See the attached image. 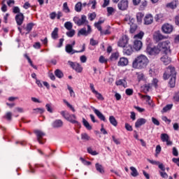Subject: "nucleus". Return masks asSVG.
Instances as JSON below:
<instances>
[{
    "mask_svg": "<svg viewBox=\"0 0 179 179\" xmlns=\"http://www.w3.org/2000/svg\"><path fill=\"white\" fill-rule=\"evenodd\" d=\"M128 41H129L128 36L123 35L117 41V45L121 48H125L126 45H128Z\"/></svg>",
    "mask_w": 179,
    "mask_h": 179,
    "instance_id": "9d476101",
    "label": "nucleus"
},
{
    "mask_svg": "<svg viewBox=\"0 0 179 179\" xmlns=\"http://www.w3.org/2000/svg\"><path fill=\"white\" fill-rule=\"evenodd\" d=\"M130 170L131 171V176H132V177H138V176H139V173H138V170H136V168L131 166Z\"/></svg>",
    "mask_w": 179,
    "mask_h": 179,
    "instance_id": "7c9ffc66",
    "label": "nucleus"
},
{
    "mask_svg": "<svg viewBox=\"0 0 179 179\" xmlns=\"http://www.w3.org/2000/svg\"><path fill=\"white\" fill-rule=\"evenodd\" d=\"M143 36H145V33L143 31H140L138 34H136L134 36V40H142L143 38Z\"/></svg>",
    "mask_w": 179,
    "mask_h": 179,
    "instance_id": "f704fd0d",
    "label": "nucleus"
},
{
    "mask_svg": "<svg viewBox=\"0 0 179 179\" xmlns=\"http://www.w3.org/2000/svg\"><path fill=\"white\" fill-rule=\"evenodd\" d=\"M107 12L109 16L110 15H113V13H114V8L113 7H108Z\"/></svg>",
    "mask_w": 179,
    "mask_h": 179,
    "instance_id": "13d9d810",
    "label": "nucleus"
},
{
    "mask_svg": "<svg viewBox=\"0 0 179 179\" xmlns=\"http://www.w3.org/2000/svg\"><path fill=\"white\" fill-rule=\"evenodd\" d=\"M69 64L70 66H71L72 69L78 73H81V72L83 71V67H82V65H80L79 63L69 62Z\"/></svg>",
    "mask_w": 179,
    "mask_h": 179,
    "instance_id": "9b49d317",
    "label": "nucleus"
},
{
    "mask_svg": "<svg viewBox=\"0 0 179 179\" xmlns=\"http://www.w3.org/2000/svg\"><path fill=\"white\" fill-rule=\"evenodd\" d=\"M92 110L94 114H96L98 118H99V120L103 121L104 122H107V120H106V117L104 116V115H103V113H101V112H100V110L96 109V108H92Z\"/></svg>",
    "mask_w": 179,
    "mask_h": 179,
    "instance_id": "412c9836",
    "label": "nucleus"
},
{
    "mask_svg": "<svg viewBox=\"0 0 179 179\" xmlns=\"http://www.w3.org/2000/svg\"><path fill=\"white\" fill-rule=\"evenodd\" d=\"M75 10L76 12H81L82 10V3L78 2L75 6Z\"/></svg>",
    "mask_w": 179,
    "mask_h": 179,
    "instance_id": "79ce46f5",
    "label": "nucleus"
},
{
    "mask_svg": "<svg viewBox=\"0 0 179 179\" xmlns=\"http://www.w3.org/2000/svg\"><path fill=\"white\" fill-rule=\"evenodd\" d=\"M128 59L125 57H121L117 63L118 66H127L128 65Z\"/></svg>",
    "mask_w": 179,
    "mask_h": 179,
    "instance_id": "a878e982",
    "label": "nucleus"
},
{
    "mask_svg": "<svg viewBox=\"0 0 179 179\" xmlns=\"http://www.w3.org/2000/svg\"><path fill=\"white\" fill-rule=\"evenodd\" d=\"M80 61L83 63L85 64L86 62V61H87V57H86L85 55H82L80 57Z\"/></svg>",
    "mask_w": 179,
    "mask_h": 179,
    "instance_id": "338daca9",
    "label": "nucleus"
},
{
    "mask_svg": "<svg viewBox=\"0 0 179 179\" xmlns=\"http://www.w3.org/2000/svg\"><path fill=\"white\" fill-rule=\"evenodd\" d=\"M33 27H34V24L33 22H30L29 24H27V27L25 28L26 30V34H29V33H30V31H31Z\"/></svg>",
    "mask_w": 179,
    "mask_h": 179,
    "instance_id": "c756f323",
    "label": "nucleus"
},
{
    "mask_svg": "<svg viewBox=\"0 0 179 179\" xmlns=\"http://www.w3.org/2000/svg\"><path fill=\"white\" fill-rule=\"evenodd\" d=\"M177 73L176 72V69L171 66H169L166 69V71L164 73V79L167 80L169 78H176Z\"/></svg>",
    "mask_w": 179,
    "mask_h": 179,
    "instance_id": "39448f33",
    "label": "nucleus"
},
{
    "mask_svg": "<svg viewBox=\"0 0 179 179\" xmlns=\"http://www.w3.org/2000/svg\"><path fill=\"white\" fill-rule=\"evenodd\" d=\"M170 44V41H165L158 43L159 52L162 51L164 54H171Z\"/></svg>",
    "mask_w": 179,
    "mask_h": 179,
    "instance_id": "7ed1b4c3",
    "label": "nucleus"
},
{
    "mask_svg": "<svg viewBox=\"0 0 179 179\" xmlns=\"http://www.w3.org/2000/svg\"><path fill=\"white\" fill-rule=\"evenodd\" d=\"M83 124L84 127H85V128H87L89 131L92 130V126L90 125L89 122H87V120H86V119L83 118Z\"/></svg>",
    "mask_w": 179,
    "mask_h": 179,
    "instance_id": "c9c22d12",
    "label": "nucleus"
},
{
    "mask_svg": "<svg viewBox=\"0 0 179 179\" xmlns=\"http://www.w3.org/2000/svg\"><path fill=\"white\" fill-rule=\"evenodd\" d=\"M120 57V53L118 52H114L110 56V59L112 61H115L117 59H118V57Z\"/></svg>",
    "mask_w": 179,
    "mask_h": 179,
    "instance_id": "c03bdc74",
    "label": "nucleus"
},
{
    "mask_svg": "<svg viewBox=\"0 0 179 179\" xmlns=\"http://www.w3.org/2000/svg\"><path fill=\"white\" fill-rule=\"evenodd\" d=\"M67 89L70 92L71 97H75V92H73V90L72 89V87L68 85Z\"/></svg>",
    "mask_w": 179,
    "mask_h": 179,
    "instance_id": "864d4df0",
    "label": "nucleus"
},
{
    "mask_svg": "<svg viewBox=\"0 0 179 179\" xmlns=\"http://www.w3.org/2000/svg\"><path fill=\"white\" fill-rule=\"evenodd\" d=\"M15 21L17 26H22L23 24V22H24V15L22 13L17 14L15 15Z\"/></svg>",
    "mask_w": 179,
    "mask_h": 179,
    "instance_id": "2eb2a0df",
    "label": "nucleus"
},
{
    "mask_svg": "<svg viewBox=\"0 0 179 179\" xmlns=\"http://www.w3.org/2000/svg\"><path fill=\"white\" fill-rule=\"evenodd\" d=\"M124 20L127 22L128 24L130 25L129 32L131 34H134V33L138 30V25L135 24V19L129 15H127Z\"/></svg>",
    "mask_w": 179,
    "mask_h": 179,
    "instance_id": "20e7f679",
    "label": "nucleus"
},
{
    "mask_svg": "<svg viewBox=\"0 0 179 179\" xmlns=\"http://www.w3.org/2000/svg\"><path fill=\"white\" fill-rule=\"evenodd\" d=\"M123 52L125 55H131V54L134 52V49H132L131 45H126L125 48H124Z\"/></svg>",
    "mask_w": 179,
    "mask_h": 179,
    "instance_id": "b1692460",
    "label": "nucleus"
},
{
    "mask_svg": "<svg viewBox=\"0 0 179 179\" xmlns=\"http://www.w3.org/2000/svg\"><path fill=\"white\" fill-rule=\"evenodd\" d=\"M161 140L162 141V142H166V145L168 146L173 145V142L170 141V136H169V134H162Z\"/></svg>",
    "mask_w": 179,
    "mask_h": 179,
    "instance_id": "6ab92c4d",
    "label": "nucleus"
},
{
    "mask_svg": "<svg viewBox=\"0 0 179 179\" xmlns=\"http://www.w3.org/2000/svg\"><path fill=\"white\" fill-rule=\"evenodd\" d=\"M61 115L71 124H75L77 128H80V123L76 120V115H71L66 111H62Z\"/></svg>",
    "mask_w": 179,
    "mask_h": 179,
    "instance_id": "f03ea898",
    "label": "nucleus"
},
{
    "mask_svg": "<svg viewBox=\"0 0 179 179\" xmlns=\"http://www.w3.org/2000/svg\"><path fill=\"white\" fill-rule=\"evenodd\" d=\"M111 29V27L108 26L107 29L105 31H103V29L101 28V30H99L100 31V35L101 36H107L108 34H111V31L110 29Z\"/></svg>",
    "mask_w": 179,
    "mask_h": 179,
    "instance_id": "bb28decb",
    "label": "nucleus"
},
{
    "mask_svg": "<svg viewBox=\"0 0 179 179\" xmlns=\"http://www.w3.org/2000/svg\"><path fill=\"white\" fill-rule=\"evenodd\" d=\"M63 101L67 106V107H69V108L73 111V113H75V108H73V106H72L69 102H68L66 99H64Z\"/></svg>",
    "mask_w": 179,
    "mask_h": 179,
    "instance_id": "49530a36",
    "label": "nucleus"
},
{
    "mask_svg": "<svg viewBox=\"0 0 179 179\" xmlns=\"http://www.w3.org/2000/svg\"><path fill=\"white\" fill-rule=\"evenodd\" d=\"M64 27L67 29V30H72V27H73V26L72 25V22H66L64 24Z\"/></svg>",
    "mask_w": 179,
    "mask_h": 179,
    "instance_id": "a18cd8bd",
    "label": "nucleus"
},
{
    "mask_svg": "<svg viewBox=\"0 0 179 179\" xmlns=\"http://www.w3.org/2000/svg\"><path fill=\"white\" fill-rule=\"evenodd\" d=\"M145 124H146V119L139 118L136 120L135 127L136 128H139L140 127H142V125H145Z\"/></svg>",
    "mask_w": 179,
    "mask_h": 179,
    "instance_id": "393cba45",
    "label": "nucleus"
},
{
    "mask_svg": "<svg viewBox=\"0 0 179 179\" xmlns=\"http://www.w3.org/2000/svg\"><path fill=\"white\" fill-rule=\"evenodd\" d=\"M171 108H173V104H168L163 108L162 113H167V111H170Z\"/></svg>",
    "mask_w": 179,
    "mask_h": 179,
    "instance_id": "4c0bfd02",
    "label": "nucleus"
},
{
    "mask_svg": "<svg viewBox=\"0 0 179 179\" xmlns=\"http://www.w3.org/2000/svg\"><path fill=\"white\" fill-rule=\"evenodd\" d=\"M145 15L142 13H138L136 14V20L138 24H141L142 23V20H143V17Z\"/></svg>",
    "mask_w": 179,
    "mask_h": 179,
    "instance_id": "c85d7f7f",
    "label": "nucleus"
},
{
    "mask_svg": "<svg viewBox=\"0 0 179 179\" xmlns=\"http://www.w3.org/2000/svg\"><path fill=\"white\" fill-rule=\"evenodd\" d=\"M144 24L149 25L153 23V15L152 14H147L144 17Z\"/></svg>",
    "mask_w": 179,
    "mask_h": 179,
    "instance_id": "aec40b11",
    "label": "nucleus"
},
{
    "mask_svg": "<svg viewBox=\"0 0 179 179\" xmlns=\"http://www.w3.org/2000/svg\"><path fill=\"white\" fill-rule=\"evenodd\" d=\"M152 122H153V124L155 125H157V127H159V125H160V122H159V120L157 119H156L155 117H152Z\"/></svg>",
    "mask_w": 179,
    "mask_h": 179,
    "instance_id": "bf43d9fd",
    "label": "nucleus"
},
{
    "mask_svg": "<svg viewBox=\"0 0 179 179\" xmlns=\"http://www.w3.org/2000/svg\"><path fill=\"white\" fill-rule=\"evenodd\" d=\"M63 10L65 12V13H69L71 12V10L69 9V7L68 6V3L65 2L63 4Z\"/></svg>",
    "mask_w": 179,
    "mask_h": 179,
    "instance_id": "a19ab883",
    "label": "nucleus"
},
{
    "mask_svg": "<svg viewBox=\"0 0 179 179\" xmlns=\"http://www.w3.org/2000/svg\"><path fill=\"white\" fill-rule=\"evenodd\" d=\"M34 134L36 135L38 143L41 145H44V143H45V139L44 138V136H45V133L41 130H35Z\"/></svg>",
    "mask_w": 179,
    "mask_h": 179,
    "instance_id": "1a4fd4ad",
    "label": "nucleus"
},
{
    "mask_svg": "<svg viewBox=\"0 0 179 179\" xmlns=\"http://www.w3.org/2000/svg\"><path fill=\"white\" fill-rule=\"evenodd\" d=\"M55 75L57 76V78H59V79L64 78V73H62V71L59 69H57L55 71Z\"/></svg>",
    "mask_w": 179,
    "mask_h": 179,
    "instance_id": "e433bc0d",
    "label": "nucleus"
},
{
    "mask_svg": "<svg viewBox=\"0 0 179 179\" xmlns=\"http://www.w3.org/2000/svg\"><path fill=\"white\" fill-rule=\"evenodd\" d=\"M13 13H17V14L21 13L20 8L17 6L13 7Z\"/></svg>",
    "mask_w": 179,
    "mask_h": 179,
    "instance_id": "680f3d73",
    "label": "nucleus"
},
{
    "mask_svg": "<svg viewBox=\"0 0 179 179\" xmlns=\"http://www.w3.org/2000/svg\"><path fill=\"white\" fill-rule=\"evenodd\" d=\"M162 17H163V14H162V13L157 14L155 15L156 22H159V20H160V19H162Z\"/></svg>",
    "mask_w": 179,
    "mask_h": 179,
    "instance_id": "0e129e2a",
    "label": "nucleus"
},
{
    "mask_svg": "<svg viewBox=\"0 0 179 179\" xmlns=\"http://www.w3.org/2000/svg\"><path fill=\"white\" fill-rule=\"evenodd\" d=\"M81 139L85 141H90V136L86 133H83L81 134Z\"/></svg>",
    "mask_w": 179,
    "mask_h": 179,
    "instance_id": "58836bf2",
    "label": "nucleus"
},
{
    "mask_svg": "<svg viewBox=\"0 0 179 179\" xmlns=\"http://www.w3.org/2000/svg\"><path fill=\"white\" fill-rule=\"evenodd\" d=\"M87 30H86V27H84L81 29L78 33V36H89L90 33H92V27L90 25L87 24Z\"/></svg>",
    "mask_w": 179,
    "mask_h": 179,
    "instance_id": "ddd939ff",
    "label": "nucleus"
},
{
    "mask_svg": "<svg viewBox=\"0 0 179 179\" xmlns=\"http://www.w3.org/2000/svg\"><path fill=\"white\" fill-rule=\"evenodd\" d=\"M90 87L91 89V92H92L94 93V94H95L96 99H98V100H104V97H103V95H101V94H100L99 92H97L95 89H94V85H93V83H90Z\"/></svg>",
    "mask_w": 179,
    "mask_h": 179,
    "instance_id": "dca6fc26",
    "label": "nucleus"
},
{
    "mask_svg": "<svg viewBox=\"0 0 179 179\" xmlns=\"http://www.w3.org/2000/svg\"><path fill=\"white\" fill-rule=\"evenodd\" d=\"M159 174L162 178H165V179L169 178V175L167 174V173L164 171H159Z\"/></svg>",
    "mask_w": 179,
    "mask_h": 179,
    "instance_id": "5fc2aeb1",
    "label": "nucleus"
},
{
    "mask_svg": "<svg viewBox=\"0 0 179 179\" xmlns=\"http://www.w3.org/2000/svg\"><path fill=\"white\" fill-rule=\"evenodd\" d=\"M45 107H46V110H47V111H48V113H52V108H51V104L47 103L45 105Z\"/></svg>",
    "mask_w": 179,
    "mask_h": 179,
    "instance_id": "774afa93",
    "label": "nucleus"
},
{
    "mask_svg": "<svg viewBox=\"0 0 179 179\" xmlns=\"http://www.w3.org/2000/svg\"><path fill=\"white\" fill-rule=\"evenodd\" d=\"M96 13H92L88 14V19L90 20V22H93L96 19Z\"/></svg>",
    "mask_w": 179,
    "mask_h": 179,
    "instance_id": "09e8293b",
    "label": "nucleus"
},
{
    "mask_svg": "<svg viewBox=\"0 0 179 179\" xmlns=\"http://www.w3.org/2000/svg\"><path fill=\"white\" fill-rule=\"evenodd\" d=\"M158 83H159V80H157V78H153V80H152L151 85L152 87H155V89H157Z\"/></svg>",
    "mask_w": 179,
    "mask_h": 179,
    "instance_id": "8fccbe9b",
    "label": "nucleus"
},
{
    "mask_svg": "<svg viewBox=\"0 0 179 179\" xmlns=\"http://www.w3.org/2000/svg\"><path fill=\"white\" fill-rule=\"evenodd\" d=\"M73 22L76 23V24H77V26H83V24L87 26V24H89L87 17H86L85 15H81V18H79V17H74Z\"/></svg>",
    "mask_w": 179,
    "mask_h": 179,
    "instance_id": "423d86ee",
    "label": "nucleus"
},
{
    "mask_svg": "<svg viewBox=\"0 0 179 179\" xmlns=\"http://www.w3.org/2000/svg\"><path fill=\"white\" fill-rule=\"evenodd\" d=\"M162 29L163 33H165V34H170L173 33V30H174V27L170 24H164Z\"/></svg>",
    "mask_w": 179,
    "mask_h": 179,
    "instance_id": "f8f14e48",
    "label": "nucleus"
},
{
    "mask_svg": "<svg viewBox=\"0 0 179 179\" xmlns=\"http://www.w3.org/2000/svg\"><path fill=\"white\" fill-rule=\"evenodd\" d=\"M136 75H137V79L139 82L145 79V75H143V73H137Z\"/></svg>",
    "mask_w": 179,
    "mask_h": 179,
    "instance_id": "3c124183",
    "label": "nucleus"
},
{
    "mask_svg": "<svg viewBox=\"0 0 179 179\" xmlns=\"http://www.w3.org/2000/svg\"><path fill=\"white\" fill-rule=\"evenodd\" d=\"M143 45V44L142 43L141 40L135 39L134 41L133 48L135 50V51H141Z\"/></svg>",
    "mask_w": 179,
    "mask_h": 179,
    "instance_id": "a211bd4d",
    "label": "nucleus"
},
{
    "mask_svg": "<svg viewBox=\"0 0 179 179\" xmlns=\"http://www.w3.org/2000/svg\"><path fill=\"white\" fill-rule=\"evenodd\" d=\"M152 87H153L152 83H148L145 85V89L147 92H149Z\"/></svg>",
    "mask_w": 179,
    "mask_h": 179,
    "instance_id": "69168bd1",
    "label": "nucleus"
},
{
    "mask_svg": "<svg viewBox=\"0 0 179 179\" xmlns=\"http://www.w3.org/2000/svg\"><path fill=\"white\" fill-rule=\"evenodd\" d=\"M87 152L90 155H92V156H96V155H97V152L96 151H93V150L90 148H87Z\"/></svg>",
    "mask_w": 179,
    "mask_h": 179,
    "instance_id": "e2e57ef3",
    "label": "nucleus"
},
{
    "mask_svg": "<svg viewBox=\"0 0 179 179\" xmlns=\"http://www.w3.org/2000/svg\"><path fill=\"white\" fill-rule=\"evenodd\" d=\"M164 54V55L160 58V60L164 64V65H169L171 63V57H169L171 53Z\"/></svg>",
    "mask_w": 179,
    "mask_h": 179,
    "instance_id": "4468645a",
    "label": "nucleus"
},
{
    "mask_svg": "<svg viewBox=\"0 0 179 179\" xmlns=\"http://www.w3.org/2000/svg\"><path fill=\"white\" fill-rule=\"evenodd\" d=\"M90 45H97L99 44V41H96V40H94L93 38H91L90 39Z\"/></svg>",
    "mask_w": 179,
    "mask_h": 179,
    "instance_id": "052dcab7",
    "label": "nucleus"
},
{
    "mask_svg": "<svg viewBox=\"0 0 179 179\" xmlns=\"http://www.w3.org/2000/svg\"><path fill=\"white\" fill-rule=\"evenodd\" d=\"M125 93L127 96H132L134 94V90L132 89H127Z\"/></svg>",
    "mask_w": 179,
    "mask_h": 179,
    "instance_id": "4d7b16f0",
    "label": "nucleus"
},
{
    "mask_svg": "<svg viewBox=\"0 0 179 179\" xmlns=\"http://www.w3.org/2000/svg\"><path fill=\"white\" fill-rule=\"evenodd\" d=\"M96 170L99 171L101 174H104V168L103 166L99 163L95 164Z\"/></svg>",
    "mask_w": 179,
    "mask_h": 179,
    "instance_id": "cd10ccee",
    "label": "nucleus"
},
{
    "mask_svg": "<svg viewBox=\"0 0 179 179\" xmlns=\"http://www.w3.org/2000/svg\"><path fill=\"white\" fill-rule=\"evenodd\" d=\"M109 121L110 124L113 125V127H117V125H118V122H117V120L115 119V117H114V116H110Z\"/></svg>",
    "mask_w": 179,
    "mask_h": 179,
    "instance_id": "473e14b6",
    "label": "nucleus"
},
{
    "mask_svg": "<svg viewBox=\"0 0 179 179\" xmlns=\"http://www.w3.org/2000/svg\"><path fill=\"white\" fill-rule=\"evenodd\" d=\"M63 126L64 122H62L61 120H56L52 124V127L53 128H62Z\"/></svg>",
    "mask_w": 179,
    "mask_h": 179,
    "instance_id": "4be33fe9",
    "label": "nucleus"
},
{
    "mask_svg": "<svg viewBox=\"0 0 179 179\" xmlns=\"http://www.w3.org/2000/svg\"><path fill=\"white\" fill-rule=\"evenodd\" d=\"M52 38H53V40H57V38H58V28L56 27L54 29V30L52 32Z\"/></svg>",
    "mask_w": 179,
    "mask_h": 179,
    "instance_id": "2f4dec72",
    "label": "nucleus"
},
{
    "mask_svg": "<svg viewBox=\"0 0 179 179\" xmlns=\"http://www.w3.org/2000/svg\"><path fill=\"white\" fill-rule=\"evenodd\" d=\"M117 8L120 10H127L128 9V0H121L117 4Z\"/></svg>",
    "mask_w": 179,
    "mask_h": 179,
    "instance_id": "f3484780",
    "label": "nucleus"
},
{
    "mask_svg": "<svg viewBox=\"0 0 179 179\" xmlns=\"http://www.w3.org/2000/svg\"><path fill=\"white\" fill-rule=\"evenodd\" d=\"M146 52L148 55H157L160 53V49L159 48V45L157 46H152L148 45L146 48Z\"/></svg>",
    "mask_w": 179,
    "mask_h": 179,
    "instance_id": "0eeeda50",
    "label": "nucleus"
},
{
    "mask_svg": "<svg viewBox=\"0 0 179 179\" xmlns=\"http://www.w3.org/2000/svg\"><path fill=\"white\" fill-rule=\"evenodd\" d=\"M4 118L7 120L8 121L12 120V113L10 112H7L6 115H4Z\"/></svg>",
    "mask_w": 179,
    "mask_h": 179,
    "instance_id": "603ef678",
    "label": "nucleus"
},
{
    "mask_svg": "<svg viewBox=\"0 0 179 179\" xmlns=\"http://www.w3.org/2000/svg\"><path fill=\"white\" fill-rule=\"evenodd\" d=\"M66 52L67 54H70L71 55H73V54L79 53V52H84L85 50H86V48L85 46V44L83 45V49L81 50H73V47L71 45V44H67L65 48Z\"/></svg>",
    "mask_w": 179,
    "mask_h": 179,
    "instance_id": "6e6552de",
    "label": "nucleus"
},
{
    "mask_svg": "<svg viewBox=\"0 0 179 179\" xmlns=\"http://www.w3.org/2000/svg\"><path fill=\"white\" fill-rule=\"evenodd\" d=\"M164 38H166V36L160 34L159 31H157L154 34V39L155 40V41H161V40H164Z\"/></svg>",
    "mask_w": 179,
    "mask_h": 179,
    "instance_id": "5701e85b",
    "label": "nucleus"
},
{
    "mask_svg": "<svg viewBox=\"0 0 179 179\" xmlns=\"http://www.w3.org/2000/svg\"><path fill=\"white\" fill-rule=\"evenodd\" d=\"M104 23V20L100 19L97 22L94 23V27L97 28V30H101V25Z\"/></svg>",
    "mask_w": 179,
    "mask_h": 179,
    "instance_id": "72a5a7b5",
    "label": "nucleus"
},
{
    "mask_svg": "<svg viewBox=\"0 0 179 179\" xmlns=\"http://www.w3.org/2000/svg\"><path fill=\"white\" fill-rule=\"evenodd\" d=\"M66 36H68V37H73V36H75V30L71 29L70 31H67Z\"/></svg>",
    "mask_w": 179,
    "mask_h": 179,
    "instance_id": "6e6d98bb",
    "label": "nucleus"
},
{
    "mask_svg": "<svg viewBox=\"0 0 179 179\" xmlns=\"http://www.w3.org/2000/svg\"><path fill=\"white\" fill-rule=\"evenodd\" d=\"M149 65V59L143 55L138 56L132 62L134 69H145Z\"/></svg>",
    "mask_w": 179,
    "mask_h": 179,
    "instance_id": "f257e3e1",
    "label": "nucleus"
},
{
    "mask_svg": "<svg viewBox=\"0 0 179 179\" xmlns=\"http://www.w3.org/2000/svg\"><path fill=\"white\" fill-rule=\"evenodd\" d=\"M169 85L171 87H174L176 86V77H171L169 80Z\"/></svg>",
    "mask_w": 179,
    "mask_h": 179,
    "instance_id": "de8ad7c7",
    "label": "nucleus"
},
{
    "mask_svg": "<svg viewBox=\"0 0 179 179\" xmlns=\"http://www.w3.org/2000/svg\"><path fill=\"white\" fill-rule=\"evenodd\" d=\"M115 84L117 86H125L127 85V81L125 80H118L116 81Z\"/></svg>",
    "mask_w": 179,
    "mask_h": 179,
    "instance_id": "ea45409f",
    "label": "nucleus"
},
{
    "mask_svg": "<svg viewBox=\"0 0 179 179\" xmlns=\"http://www.w3.org/2000/svg\"><path fill=\"white\" fill-rule=\"evenodd\" d=\"M167 8H171V9H176L177 8V3L176 1H172L166 4Z\"/></svg>",
    "mask_w": 179,
    "mask_h": 179,
    "instance_id": "37998d69",
    "label": "nucleus"
}]
</instances>
